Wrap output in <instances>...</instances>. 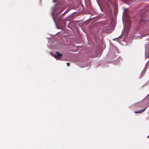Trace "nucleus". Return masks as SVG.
Wrapping results in <instances>:
<instances>
[{
  "mask_svg": "<svg viewBox=\"0 0 149 149\" xmlns=\"http://www.w3.org/2000/svg\"><path fill=\"white\" fill-rule=\"evenodd\" d=\"M64 10V8L63 7H62L61 6H60L58 7H56L55 10L54 11L53 14H52L53 17V19L55 22V20L56 19L57 20V19L59 17H55L54 15V14L55 15H59L60 14H61V13L62 11H63Z\"/></svg>",
  "mask_w": 149,
  "mask_h": 149,
  "instance_id": "nucleus-1",
  "label": "nucleus"
},
{
  "mask_svg": "<svg viewBox=\"0 0 149 149\" xmlns=\"http://www.w3.org/2000/svg\"><path fill=\"white\" fill-rule=\"evenodd\" d=\"M51 54L55 58H56L58 60L61 59L62 58L63 56L62 54L59 53L58 52H56V54L51 53Z\"/></svg>",
  "mask_w": 149,
  "mask_h": 149,
  "instance_id": "nucleus-2",
  "label": "nucleus"
},
{
  "mask_svg": "<svg viewBox=\"0 0 149 149\" xmlns=\"http://www.w3.org/2000/svg\"><path fill=\"white\" fill-rule=\"evenodd\" d=\"M68 12L67 11V10L65 12L62 14L60 17L57 19V20L58 21H62V17L63 16L67 14Z\"/></svg>",
  "mask_w": 149,
  "mask_h": 149,
  "instance_id": "nucleus-3",
  "label": "nucleus"
},
{
  "mask_svg": "<svg viewBox=\"0 0 149 149\" xmlns=\"http://www.w3.org/2000/svg\"><path fill=\"white\" fill-rule=\"evenodd\" d=\"M141 22H146L148 19H146V16L144 14L142 15L141 18Z\"/></svg>",
  "mask_w": 149,
  "mask_h": 149,
  "instance_id": "nucleus-4",
  "label": "nucleus"
},
{
  "mask_svg": "<svg viewBox=\"0 0 149 149\" xmlns=\"http://www.w3.org/2000/svg\"><path fill=\"white\" fill-rule=\"evenodd\" d=\"M146 109V108H145L143 109L142 110H140L138 111H135L134 112V113H142V112L144 111Z\"/></svg>",
  "mask_w": 149,
  "mask_h": 149,
  "instance_id": "nucleus-5",
  "label": "nucleus"
},
{
  "mask_svg": "<svg viewBox=\"0 0 149 149\" xmlns=\"http://www.w3.org/2000/svg\"><path fill=\"white\" fill-rule=\"evenodd\" d=\"M67 65L69 67L70 65V63H67Z\"/></svg>",
  "mask_w": 149,
  "mask_h": 149,
  "instance_id": "nucleus-6",
  "label": "nucleus"
},
{
  "mask_svg": "<svg viewBox=\"0 0 149 149\" xmlns=\"http://www.w3.org/2000/svg\"><path fill=\"white\" fill-rule=\"evenodd\" d=\"M127 26L128 27L130 26V23H128L127 24Z\"/></svg>",
  "mask_w": 149,
  "mask_h": 149,
  "instance_id": "nucleus-7",
  "label": "nucleus"
},
{
  "mask_svg": "<svg viewBox=\"0 0 149 149\" xmlns=\"http://www.w3.org/2000/svg\"><path fill=\"white\" fill-rule=\"evenodd\" d=\"M70 9H67L66 10H67V11L68 12L70 10Z\"/></svg>",
  "mask_w": 149,
  "mask_h": 149,
  "instance_id": "nucleus-8",
  "label": "nucleus"
},
{
  "mask_svg": "<svg viewBox=\"0 0 149 149\" xmlns=\"http://www.w3.org/2000/svg\"><path fill=\"white\" fill-rule=\"evenodd\" d=\"M55 1H56V0H53V2H55Z\"/></svg>",
  "mask_w": 149,
  "mask_h": 149,
  "instance_id": "nucleus-9",
  "label": "nucleus"
},
{
  "mask_svg": "<svg viewBox=\"0 0 149 149\" xmlns=\"http://www.w3.org/2000/svg\"><path fill=\"white\" fill-rule=\"evenodd\" d=\"M149 137V136H148V137H147V138H148Z\"/></svg>",
  "mask_w": 149,
  "mask_h": 149,
  "instance_id": "nucleus-10",
  "label": "nucleus"
}]
</instances>
